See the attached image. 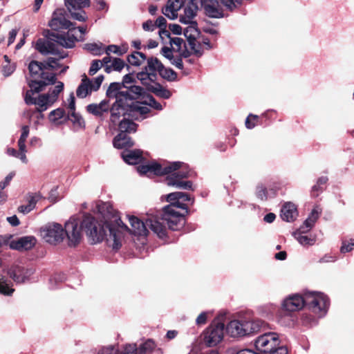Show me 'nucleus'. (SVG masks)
Returning <instances> with one entry per match:
<instances>
[{
	"label": "nucleus",
	"instance_id": "obj_52",
	"mask_svg": "<svg viewBox=\"0 0 354 354\" xmlns=\"http://www.w3.org/2000/svg\"><path fill=\"white\" fill-rule=\"evenodd\" d=\"M102 66V63L101 60L95 59L92 62L91 64V67L88 71V73L90 75H95Z\"/></svg>",
	"mask_w": 354,
	"mask_h": 354
},
{
	"label": "nucleus",
	"instance_id": "obj_20",
	"mask_svg": "<svg viewBox=\"0 0 354 354\" xmlns=\"http://www.w3.org/2000/svg\"><path fill=\"white\" fill-rule=\"evenodd\" d=\"M201 6L208 17L212 18L223 17V10L217 0H201Z\"/></svg>",
	"mask_w": 354,
	"mask_h": 354
},
{
	"label": "nucleus",
	"instance_id": "obj_62",
	"mask_svg": "<svg viewBox=\"0 0 354 354\" xmlns=\"http://www.w3.org/2000/svg\"><path fill=\"white\" fill-rule=\"evenodd\" d=\"M142 28L145 31H153L156 29V25L151 20H147L142 24Z\"/></svg>",
	"mask_w": 354,
	"mask_h": 354
},
{
	"label": "nucleus",
	"instance_id": "obj_4",
	"mask_svg": "<svg viewBox=\"0 0 354 354\" xmlns=\"http://www.w3.org/2000/svg\"><path fill=\"white\" fill-rule=\"evenodd\" d=\"M48 26L54 30L61 29L68 30L64 35L52 33L50 39L53 40L59 46L71 48L75 46L77 37L75 36L74 32L76 30L74 24L66 18V11L64 8H57L53 12L52 18L48 22Z\"/></svg>",
	"mask_w": 354,
	"mask_h": 354
},
{
	"label": "nucleus",
	"instance_id": "obj_11",
	"mask_svg": "<svg viewBox=\"0 0 354 354\" xmlns=\"http://www.w3.org/2000/svg\"><path fill=\"white\" fill-rule=\"evenodd\" d=\"M306 306L313 313L322 316L328 308L329 300L323 293L308 292L306 293Z\"/></svg>",
	"mask_w": 354,
	"mask_h": 354
},
{
	"label": "nucleus",
	"instance_id": "obj_34",
	"mask_svg": "<svg viewBox=\"0 0 354 354\" xmlns=\"http://www.w3.org/2000/svg\"><path fill=\"white\" fill-rule=\"evenodd\" d=\"M162 68V64L156 57H151L147 59V65L144 68L149 73H160V71Z\"/></svg>",
	"mask_w": 354,
	"mask_h": 354
},
{
	"label": "nucleus",
	"instance_id": "obj_41",
	"mask_svg": "<svg viewBox=\"0 0 354 354\" xmlns=\"http://www.w3.org/2000/svg\"><path fill=\"white\" fill-rule=\"evenodd\" d=\"M146 59V55L141 52H135L128 57V62L133 66H140Z\"/></svg>",
	"mask_w": 354,
	"mask_h": 354
},
{
	"label": "nucleus",
	"instance_id": "obj_2",
	"mask_svg": "<svg viewBox=\"0 0 354 354\" xmlns=\"http://www.w3.org/2000/svg\"><path fill=\"white\" fill-rule=\"evenodd\" d=\"M127 216L131 230L123 223L117 214L113 215L112 220L110 222L106 221V227L109 229L110 232L109 241H113V249L118 250L120 248L124 232H130L136 236H146L148 232L147 227H149L158 237L163 239L166 236L167 229L165 226L158 221L157 216H154L152 214L148 215L145 223L134 216Z\"/></svg>",
	"mask_w": 354,
	"mask_h": 354
},
{
	"label": "nucleus",
	"instance_id": "obj_36",
	"mask_svg": "<svg viewBox=\"0 0 354 354\" xmlns=\"http://www.w3.org/2000/svg\"><path fill=\"white\" fill-rule=\"evenodd\" d=\"M136 103H139L142 106L148 107L149 109V107L148 106L159 111L162 109V106L159 102H158L152 95L147 93L145 96H144L143 101L136 102Z\"/></svg>",
	"mask_w": 354,
	"mask_h": 354
},
{
	"label": "nucleus",
	"instance_id": "obj_18",
	"mask_svg": "<svg viewBox=\"0 0 354 354\" xmlns=\"http://www.w3.org/2000/svg\"><path fill=\"white\" fill-rule=\"evenodd\" d=\"M306 305V293L304 296L292 295L283 301V308L290 312L301 310Z\"/></svg>",
	"mask_w": 354,
	"mask_h": 354
},
{
	"label": "nucleus",
	"instance_id": "obj_64",
	"mask_svg": "<svg viewBox=\"0 0 354 354\" xmlns=\"http://www.w3.org/2000/svg\"><path fill=\"white\" fill-rule=\"evenodd\" d=\"M269 354H288V350L285 346L276 347Z\"/></svg>",
	"mask_w": 354,
	"mask_h": 354
},
{
	"label": "nucleus",
	"instance_id": "obj_12",
	"mask_svg": "<svg viewBox=\"0 0 354 354\" xmlns=\"http://www.w3.org/2000/svg\"><path fill=\"white\" fill-rule=\"evenodd\" d=\"M279 335L274 332L265 333L254 341L256 349L263 353H269L279 346Z\"/></svg>",
	"mask_w": 354,
	"mask_h": 354
},
{
	"label": "nucleus",
	"instance_id": "obj_29",
	"mask_svg": "<svg viewBox=\"0 0 354 354\" xmlns=\"http://www.w3.org/2000/svg\"><path fill=\"white\" fill-rule=\"evenodd\" d=\"M162 55L168 59L171 64L174 65L176 68L179 69L183 68V64L182 60V57L179 55V56L174 57L173 53H171V50L168 46H164L161 49Z\"/></svg>",
	"mask_w": 354,
	"mask_h": 354
},
{
	"label": "nucleus",
	"instance_id": "obj_23",
	"mask_svg": "<svg viewBox=\"0 0 354 354\" xmlns=\"http://www.w3.org/2000/svg\"><path fill=\"white\" fill-rule=\"evenodd\" d=\"M183 4V0H168L167 5L162 8V13L171 19L178 17V11Z\"/></svg>",
	"mask_w": 354,
	"mask_h": 354
},
{
	"label": "nucleus",
	"instance_id": "obj_33",
	"mask_svg": "<svg viewBox=\"0 0 354 354\" xmlns=\"http://www.w3.org/2000/svg\"><path fill=\"white\" fill-rule=\"evenodd\" d=\"M270 194L274 195L275 191L272 189L269 190L263 185H258L256 187L255 195L261 201H266Z\"/></svg>",
	"mask_w": 354,
	"mask_h": 354
},
{
	"label": "nucleus",
	"instance_id": "obj_47",
	"mask_svg": "<svg viewBox=\"0 0 354 354\" xmlns=\"http://www.w3.org/2000/svg\"><path fill=\"white\" fill-rule=\"evenodd\" d=\"M118 354H138V347L135 344H126L121 350L118 348Z\"/></svg>",
	"mask_w": 354,
	"mask_h": 354
},
{
	"label": "nucleus",
	"instance_id": "obj_30",
	"mask_svg": "<svg viewBox=\"0 0 354 354\" xmlns=\"http://www.w3.org/2000/svg\"><path fill=\"white\" fill-rule=\"evenodd\" d=\"M68 117L71 120H72L74 123H77L81 125L83 122V120L80 115L75 113V97L73 93L70 94L68 98Z\"/></svg>",
	"mask_w": 354,
	"mask_h": 354
},
{
	"label": "nucleus",
	"instance_id": "obj_39",
	"mask_svg": "<svg viewBox=\"0 0 354 354\" xmlns=\"http://www.w3.org/2000/svg\"><path fill=\"white\" fill-rule=\"evenodd\" d=\"M59 57H48L44 63L46 66V69L51 68V69H57L60 66V64L59 63V61L61 59H64L67 56V54L65 53H59L58 52Z\"/></svg>",
	"mask_w": 354,
	"mask_h": 354
},
{
	"label": "nucleus",
	"instance_id": "obj_58",
	"mask_svg": "<svg viewBox=\"0 0 354 354\" xmlns=\"http://www.w3.org/2000/svg\"><path fill=\"white\" fill-rule=\"evenodd\" d=\"M15 71V66L8 63L4 65L2 69V73L4 77H8L13 73Z\"/></svg>",
	"mask_w": 354,
	"mask_h": 354
},
{
	"label": "nucleus",
	"instance_id": "obj_50",
	"mask_svg": "<svg viewBox=\"0 0 354 354\" xmlns=\"http://www.w3.org/2000/svg\"><path fill=\"white\" fill-rule=\"evenodd\" d=\"M354 249V239L350 241H344L340 248L342 253H346L352 251Z\"/></svg>",
	"mask_w": 354,
	"mask_h": 354
},
{
	"label": "nucleus",
	"instance_id": "obj_61",
	"mask_svg": "<svg viewBox=\"0 0 354 354\" xmlns=\"http://www.w3.org/2000/svg\"><path fill=\"white\" fill-rule=\"evenodd\" d=\"M29 127L27 125H24L21 127V134L18 141L26 142V139L29 135Z\"/></svg>",
	"mask_w": 354,
	"mask_h": 354
},
{
	"label": "nucleus",
	"instance_id": "obj_32",
	"mask_svg": "<svg viewBox=\"0 0 354 354\" xmlns=\"http://www.w3.org/2000/svg\"><path fill=\"white\" fill-rule=\"evenodd\" d=\"M136 129L137 124L127 118H124L119 124V131L127 134L134 133Z\"/></svg>",
	"mask_w": 354,
	"mask_h": 354
},
{
	"label": "nucleus",
	"instance_id": "obj_6",
	"mask_svg": "<svg viewBox=\"0 0 354 354\" xmlns=\"http://www.w3.org/2000/svg\"><path fill=\"white\" fill-rule=\"evenodd\" d=\"M267 324L259 319H241L230 321L226 326L227 333L232 337H243L257 333Z\"/></svg>",
	"mask_w": 354,
	"mask_h": 354
},
{
	"label": "nucleus",
	"instance_id": "obj_55",
	"mask_svg": "<svg viewBox=\"0 0 354 354\" xmlns=\"http://www.w3.org/2000/svg\"><path fill=\"white\" fill-rule=\"evenodd\" d=\"M322 213V209L318 206L313 208V209L311 211L310 214L308 215V218L310 221H312L315 223V222L317 221L319 215Z\"/></svg>",
	"mask_w": 354,
	"mask_h": 354
},
{
	"label": "nucleus",
	"instance_id": "obj_44",
	"mask_svg": "<svg viewBox=\"0 0 354 354\" xmlns=\"http://www.w3.org/2000/svg\"><path fill=\"white\" fill-rule=\"evenodd\" d=\"M188 44L193 54L197 57H201L203 55V50L202 44L197 40V38L195 40L189 41Z\"/></svg>",
	"mask_w": 354,
	"mask_h": 354
},
{
	"label": "nucleus",
	"instance_id": "obj_8",
	"mask_svg": "<svg viewBox=\"0 0 354 354\" xmlns=\"http://www.w3.org/2000/svg\"><path fill=\"white\" fill-rule=\"evenodd\" d=\"M63 89V82H58L54 88L49 90L48 93L39 95L37 97H33L37 93L35 91L28 90L25 94V102L27 104L38 106L39 111H44L57 100L58 96Z\"/></svg>",
	"mask_w": 354,
	"mask_h": 354
},
{
	"label": "nucleus",
	"instance_id": "obj_14",
	"mask_svg": "<svg viewBox=\"0 0 354 354\" xmlns=\"http://www.w3.org/2000/svg\"><path fill=\"white\" fill-rule=\"evenodd\" d=\"M64 2L73 19L79 21H86L87 15L83 9L90 6V0H64Z\"/></svg>",
	"mask_w": 354,
	"mask_h": 354
},
{
	"label": "nucleus",
	"instance_id": "obj_49",
	"mask_svg": "<svg viewBox=\"0 0 354 354\" xmlns=\"http://www.w3.org/2000/svg\"><path fill=\"white\" fill-rule=\"evenodd\" d=\"M97 354H118V347L114 345H109L102 347Z\"/></svg>",
	"mask_w": 354,
	"mask_h": 354
},
{
	"label": "nucleus",
	"instance_id": "obj_9",
	"mask_svg": "<svg viewBox=\"0 0 354 354\" xmlns=\"http://www.w3.org/2000/svg\"><path fill=\"white\" fill-rule=\"evenodd\" d=\"M146 95L145 90L139 86L129 85L124 88V85L118 82L111 83L106 90L107 96H118L129 103L142 102Z\"/></svg>",
	"mask_w": 354,
	"mask_h": 354
},
{
	"label": "nucleus",
	"instance_id": "obj_57",
	"mask_svg": "<svg viewBox=\"0 0 354 354\" xmlns=\"http://www.w3.org/2000/svg\"><path fill=\"white\" fill-rule=\"evenodd\" d=\"M105 53L107 55H109L111 53L122 55L124 53L120 49V47L116 45H109L106 48Z\"/></svg>",
	"mask_w": 354,
	"mask_h": 354
},
{
	"label": "nucleus",
	"instance_id": "obj_21",
	"mask_svg": "<svg viewBox=\"0 0 354 354\" xmlns=\"http://www.w3.org/2000/svg\"><path fill=\"white\" fill-rule=\"evenodd\" d=\"M197 10V2H196V0H191L185 7L183 14L180 15V21L185 24L194 22L193 19L196 15Z\"/></svg>",
	"mask_w": 354,
	"mask_h": 354
},
{
	"label": "nucleus",
	"instance_id": "obj_22",
	"mask_svg": "<svg viewBox=\"0 0 354 354\" xmlns=\"http://www.w3.org/2000/svg\"><path fill=\"white\" fill-rule=\"evenodd\" d=\"M281 218L286 222H292L298 216V211L296 205L291 203H286L281 209Z\"/></svg>",
	"mask_w": 354,
	"mask_h": 354
},
{
	"label": "nucleus",
	"instance_id": "obj_17",
	"mask_svg": "<svg viewBox=\"0 0 354 354\" xmlns=\"http://www.w3.org/2000/svg\"><path fill=\"white\" fill-rule=\"evenodd\" d=\"M33 272L34 270L32 268L14 266L8 270V274L16 283H21L28 280Z\"/></svg>",
	"mask_w": 354,
	"mask_h": 354
},
{
	"label": "nucleus",
	"instance_id": "obj_53",
	"mask_svg": "<svg viewBox=\"0 0 354 354\" xmlns=\"http://www.w3.org/2000/svg\"><path fill=\"white\" fill-rule=\"evenodd\" d=\"M314 225H315V223L313 222L312 221H310L309 218H307L304 221V223L300 226L299 230L302 233H307L312 229V227L314 226Z\"/></svg>",
	"mask_w": 354,
	"mask_h": 354
},
{
	"label": "nucleus",
	"instance_id": "obj_59",
	"mask_svg": "<svg viewBox=\"0 0 354 354\" xmlns=\"http://www.w3.org/2000/svg\"><path fill=\"white\" fill-rule=\"evenodd\" d=\"M135 82L134 78L131 74H127L123 77L122 82L119 83V84H123L124 88L129 86V85H133L132 84Z\"/></svg>",
	"mask_w": 354,
	"mask_h": 354
},
{
	"label": "nucleus",
	"instance_id": "obj_10",
	"mask_svg": "<svg viewBox=\"0 0 354 354\" xmlns=\"http://www.w3.org/2000/svg\"><path fill=\"white\" fill-rule=\"evenodd\" d=\"M174 205H167L160 215H154V216H157L158 221L162 224L166 223L170 230H180L185 224V214L178 211H174Z\"/></svg>",
	"mask_w": 354,
	"mask_h": 354
},
{
	"label": "nucleus",
	"instance_id": "obj_38",
	"mask_svg": "<svg viewBox=\"0 0 354 354\" xmlns=\"http://www.w3.org/2000/svg\"><path fill=\"white\" fill-rule=\"evenodd\" d=\"M305 234L306 233H302L299 230H298L294 233V236L298 242L304 246L313 245L315 242V239L306 235Z\"/></svg>",
	"mask_w": 354,
	"mask_h": 354
},
{
	"label": "nucleus",
	"instance_id": "obj_54",
	"mask_svg": "<svg viewBox=\"0 0 354 354\" xmlns=\"http://www.w3.org/2000/svg\"><path fill=\"white\" fill-rule=\"evenodd\" d=\"M257 119L258 115L250 114L245 120V127L249 129H253L256 125L255 121H257Z\"/></svg>",
	"mask_w": 354,
	"mask_h": 354
},
{
	"label": "nucleus",
	"instance_id": "obj_46",
	"mask_svg": "<svg viewBox=\"0 0 354 354\" xmlns=\"http://www.w3.org/2000/svg\"><path fill=\"white\" fill-rule=\"evenodd\" d=\"M35 204L36 200L34 197H31L28 201V204L19 206L18 210L19 212H21L24 214H28L35 208Z\"/></svg>",
	"mask_w": 354,
	"mask_h": 354
},
{
	"label": "nucleus",
	"instance_id": "obj_63",
	"mask_svg": "<svg viewBox=\"0 0 354 354\" xmlns=\"http://www.w3.org/2000/svg\"><path fill=\"white\" fill-rule=\"evenodd\" d=\"M156 25V28L158 27L160 29L166 28L167 21L165 17L160 16L157 18L156 22L154 23Z\"/></svg>",
	"mask_w": 354,
	"mask_h": 354
},
{
	"label": "nucleus",
	"instance_id": "obj_1",
	"mask_svg": "<svg viewBox=\"0 0 354 354\" xmlns=\"http://www.w3.org/2000/svg\"><path fill=\"white\" fill-rule=\"evenodd\" d=\"M75 218H71L64 225V229L59 223H52L42 227L40 234L42 239L47 243L56 245L62 242L66 235L70 246L77 245L81 241V230H84L92 244L102 241L106 235L104 225L99 223L91 215H85L81 225Z\"/></svg>",
	"mask_w": 354,
	"mask_h": 354
},
{
	"label": "nucleus",
	"instance_id": "obj_13",
	"mask_svg": "<svg viewBox=\"0 0 354 354\" xmlns=\"http://www.w3.org/2000/svg\"><path fill=\"white\" fill-rule=\"evenodd\" d=\"M224 329L225 325L223 323L214 321L205 332V344L209 347L216 346L223 338Z\"/></svg>",
	"mask_w": 354,
	"mask_h": 354
},
{
	"label": "nucleus",
	"instance_id": "obj_43",
	"mask_svg": "<svg viewBox=\"0 0 354 354\" xmlns=\"http://www.w3.org/2000/svg\"><path fill=\"white\" fill-rule=\"evenodd\" d=\"M159 74L162 78L166 79L168 81H175L177 79L176 73L171 68H165L163 65Z\"/></svg>",
	"mask_w": 354,
	"mask_h": 354
},
{
	"label": "nucleus",
	"instance_id": "obj_48",
	"mask_svg": "<svg viewBox=\"0 0 354 354\" xmlns=\"http://www.w3.org/2000/svg\"><path fill=\"white\" fill-rule=\"evenodd\" d=\"M86 48L95 55H101L104 53V50L102 48V44H86Z\"/></svg>",
	"mask_w": 354,
	"mask_h": 354
},
{
	"label": "nucleus",
	"instance_id": "obj_25",
	"mask_svg": "<svg viewBox=\"0 0 354 354\" xmlns=\"http://www.w3.org/2000/svg\"><path fill=\"white\" fill-rule=\"evenodd\" d=\"M171 50V53L176 52L178 53L180 56H183V57H187L189 55V53L187 50H184L185 48V43L183 39L178 37H174L173 38H170V41L169 42Z\"/></svg>",
	"mask_w": 354,
	"mask_h": 354
},
{
	"label": "nucleus",
	"instance_id": "obj_26",
	"mask_svg": "<svg viewBox=\"0 0 354 354\" xmlns=\"http://www.w3.org/2000/svg\"><path fill=\"white\" fill-rule=\"evenodd\" d=\"M122 158L125 162L129 165H136L142 161L141 151L136 150H125L121 153Z\"/></svg>",
	"mask_w": 354,
	"mask_h": 354
},
{
	"label": "nucleus",
	"instance_id": "obj_31",
	"mask_svg": "<svg viewBox=\"0 0 354 354\" xmlns=\"http://www.w3.org/2000/svg\"><path fill=\"white\" fill-rule=\"evenodd\" d=\"M109 109V102L102 100L100 104H91L87 106L88 112L95 115H101L104 112H106Z\"/></svg>",
	"mask_w": 354,
	"mask_h": 354
},
{
	"label": "nucleus",
	"instance_id": "obj_40",
	"mask_svg": "<svg viewBox=\"0 0 354 354\" xmlns=\"http://www.w3.org/2000/svg\"><path fill=\"white\" fill-rule=\"evenodd\" d=\"M149 91H152L156 95L164 99H169L171 95V93L169 90L163 88L159 84H155L153 86L149 87Z\"/></svg>",
	"mask_w": 354,
	"mask_h": 354
},
{
	"label": "nucleus",
	"instance_id": "obj_7",
	"mask_svg": "<svg viewBox=\"0 0 354 354\" xmlns=\"http://www.w3.org/2000/svg\"><path fill=\"white\" fill-rule=\"evenodd\" d=\"M28 70L30 76L35 79L28 81L30 90L39 93L44 86L56 82L55 74L46 72V66L44 62L32 61L29 64Z\"/></svg>",
	"mask_w": 354,
	"mask_h": 354
},
{
	"label": "nucleus",
	"instance_id": "obj_35",
	"mask_svg": "<svg viewBox=\"0 0 354 354\" xmlns=\"http://www.w3.org/2000/svg\"><path fill=\"white\" fill-rule=\"evenodd\" d=\"M188 24H189V26L185 28L183 33L189 42V41L195 40L198 36L199 32L196 28V22H191Z\"/></svg>",
	"mask_w": 354,
	"mask_h": 354
},
{
	"label": "nucleus",
	"instance_id": "obj_45",
	"mask_svg": "<svg viewBox=\"0 0 354 354\" xmlns=\"http://www.w3.org/2000/svg\"><path fill=\"white\" fill-rule=\"evenodd\" d=\"M64 110L61 108H58L55 110L52 111L49 113V120L50 122L53 123H56L58 122L59 119H62L64 115Z\"/></svg>",
	"mask_w": 354,
	"mask_h": 354
},
{
	"label": "nucleus",
	"instance_id": "obj_16",
	"mask_svg": "<svg viewBox=\"0 0 354 354\" xmlns=\"http://www.w3.org/2000/svg\"><path fill=\"white\" fill-rule=\"evenodd\" d=\"M167 201L170 203L169 205L174 206V211H177V209L180 208L185 210V213H187V206L185 202L188 201L191 203H193V200L191 198L189 195L181 192H176L169 194L167 196Z\"/></svg>",
	"mask_w": 354,
	"mask_h": 354
},
{
	"label": "nucleus",
	"instance_id": "obj_51",
	"mask_svg": "<svg viewBox=\"0 0 354 354\" xmlns=\"http://www.w3.org/2000/svg\"><path fill=\"white\" fill-rule=\"evenodd\" d=\"M113 69L116 71H120L125 66L124 62L120 58L114 57L111 62Z\"/></svg>",
	"mask_w": 354,
	"mask_h": 354
},
{
	"label": "nucleus",
	"instance_id": "obj_3",
	"mask_svg": "<svg viewBox=\"0 0 354 354\" xmlns=\"http://www.w3.org/2000/svg\"><path fill=\"white\" fill-rule=\"evenodd\" d=\"M140 174H152L156 176L167 175V185L182 189H191V181H183V178H188L189 173L187 170L186 165L182 162H172L167 164H160L151 161L137 167Z\"/></svg>",
	"mask_w": 354,
	"mask_h": 354
},
{
	"label": "nucleus",
	"instance_id": "obj_60",
	"mask_svg": "<svg viewBox=\"0 0 354 354\" xmlns=\"http://www.w3.org/2000/svg\"><path fill=\"white\" fill-rule=\"evenodd\" d=\"M209 313L207 312H203L201 313L196 318V323L197 325H203L206 323L207 315Z\"/></svg>",
	"mask_w": 354,
	"mask_h": 354
},
{
	"label": "nucleus",
	"instance_id": "obj_5",
	"mask_svg": "<svg viewBox=\"0 0 354 354\" xmlns=\"http://www.w3.org/2000/svg\"><path fill=\"white\" fill-rule=\"evenodd\" d=\"M107 97L115 99V102L113 104L110 110L111 121L114 124L118 122L121 116L124 118L127 116L135 120H143L147 117V114L150 112V109L136 103V102L129 103L118 96Z\"/></svg>",
	"mask_w": 354,
	"mask_h": 354
},
{
	"label": "nucleus",
	"instance_id": "obj_28",
	"mask_svg": "<svg viewBox=\"0 0 354 354\" xmlns=\"http://www.w3.org/2000/svg\"><path fill=\"white\" fill-rule=\"evenodd\" d=\"M137 78L141 82V83L147 87L149 90V87L153 86L152 84L156 81V75L153 73H149L145 68L137 74Z\"/></svg>",
	"mask_w": 354,
	"mask_h": 354
},
{
	"label": "nucleus",
	"instance_id": "obj_42",
	"mask_svg": "<svg viewBox=\"0 0 354 354\" xmlns=\"http://www.w3.org/2000/svg\"><path fill=\"white\" fill-rule=\"evenodd\" d=\"M156 347L155 342L151 339H147L141 344L138 348V354H146L151 353Z\"/></svg>",
	"mask_w": 354,
	"mask_h": 354
},
{
	"label": "nucleus",
	"instance_id": "obj_15",
	"mask_svg": "<svg viewBox=\"0 0 354 354\" xmlns=\"http://www.w3.org/2000/svg\"><path fill=\"white\" fill-rule=\"evenodd\" d=\"M103 80L104 76L102 75L97 76L92 80H90L86 75H84L81 84L77 88V96L80 98L86 97L92 91L98 90Z\"/></svg>",
	"mask_w": 354,
	"mask_h": 354
},
{
	"label": "nucleus",
	"instance_id": "obj_37",
	"mask_svg": "<svg viewBox=\"0 0 354 354\" xmlns=\"http://www.w3.org/2000/svg\"><path fill=\"white\" fill-rule=\"evenodd\" d=\"M15 290L12 288V283L4 276L0 275V293L4 295H10Z\"/></svg>",
	"mask_w": 354,
	"mask_h": 354
},
{
	"label": "nucleus",
	"instance_id": "obj_19",
	"mask_svg": "<svg viewBox=\"0 0 354 354\" xmlns=\"http://www.w3.org/2000/svg\"><path fill=\"white\" fill-rule=\"evenodd\" d=\"M36 244V239L33 236H25L10 243V248L19 251L29 250Z\"/></svg>",
	"mask_w": 354,
	"mask_h": 354
},
{
	"label": "nucleus",
	"instance_id": "obj_24",
	"mask_svg": "<svg viewBox=\"0 0 354 354\" xmlns=\"http://www.w3.org/2000/svg\"><path fill=\"white\" fill-rule=\"evenodd\" d=\"M51 41L39 39L35 44V48L43 55L58 54V51L55 48V44Z\"/></svg>",
	"mask_w": 354,
	"mask_h": 354
},
{
	"label": "nucleus",
	"instance_id": "obj_27",
	"mask_svg": "<svg viewBox=\"0 0 354 354\" xmlns=\"http://www.w3.org/2000/svg\"><path fill=\"white\" fill-rule=\"evenodd\" d=\"M113 146L118 149L131 147L133 145V142L126 133L120 131V133L113 139Z\"/></svg>",
	"mask_w": 354,
	"mask_h": 354
},
{
	"label": "nucleus",
	"instance_id": "obj_56",
	"mask_svg": "<svg viewBox=\"0 0 354 354\" xmlns=\"http://www.w3.org/2000/svg\"><path fill=\"white\" fill-rule=\"evenodd\" d=\"M228 10H232L240 3L241 0H219Z\"/></svg>",
	"mask_w": 354,
	"mask_h": 354
}]
</instances>
